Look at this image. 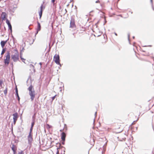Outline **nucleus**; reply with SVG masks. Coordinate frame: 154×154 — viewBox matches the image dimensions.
Masks as SVG:
<instances>
[{"instance_id":"nucleus-17","label":"nucleus","mask_w":154,"mask_h":154,"mask_svg":"<svg viewBox=\"0 0 154 154\" xmlns=\"http://www.w3.org/2000/svg\"><path fill=\"white\" fill-rule=\"evenodd\" d=\"M46 127L47 129H49L50 128H51L52 127L50 125H49L47 124L46 125Z\"/></svg>"},{"instance_id":"nucleus-25","label":"nucleus","mask_w":154,"mask_h":154,"mask_svg":"<svg viewBox=\"0 0 154 154\" xmlns=\"http://www.w3.org/2000/svg\"><path fill=\"white\" fill-rule=\"evenodd\" d=\"M35 124L34 122H33L32 123L31 127H33V126Z\"/></svg>"},{"instance_id":"nucleus-21","label":"nucleus","mask_w":154,"mask_h":154,"mask_svg":"<svg viewBox=\"0 0 154 154\" xmlns=\"http://www.w3.org/2000/svg\"><path fill=\"white\" fill-rule=\"evenodd\" d=\"M20 58L22 60V61L24 63H25V61L26 60V59L23 58L22 57V55H20Z\"/></svg>"},{"instance_id":"nucleus-16","label":"nucleus","mask_w":154,"mask_h":154,"mask_svg":"<svg viewBox=\"0 0 154 154\" xmlns=\"http://www.w3.org/2000/svg\"><path fill=\"white\" fill-rule=\"evenodd\" d=\"M29 40L30 41L28 42H29V44L30 45L32 44L34 42V40L32 38H30Z\"/></svg>"},{"instance_id":"nucleus-8","label":"nucleus","mask_w":154,"mask_h":154,"mask_svg":"<svg viewBox=\"0 0 154 154\" xmlns=\"http://www.w3.org/2000/svg\"><path fill=\"white\" fill-rule=\"evenodd\" d=\"M6 23L8 24L9 29L11 31H12V26L10 22V21L8 19H7L6 20Z\"/></svg>"},{"instance_id":"nucleus-14","label":"nucleus","mask_w":154,"mask_h":154,"mask_svg":"<svg viewBox=\"0 0 154 154\" xmlns=\"http://www.w3.org/2000/svg\"><path fill=\"white\" fill-rule=\"evenodd\" d=\"M42 8H43V5H42L40 7V11L39 12V15L40 16V18H41L42 15Z\"/></svg>"},{"instance_id":"nucleus-1","label":"nucleus","mask_w":154,"mask_h":154,"mask_svg":"<svg viewBox=\"0 0 154 154\" xmlns=\"http://www.w3.org/2000/svg\"><path fill=\"white\" fill-rule=\"evenodd\" d=\"M28 90L29 91V94L31 97V99L32 101L33 100L35 97V91L33 90V86L30 85L28 88Z\"/></svg>"},{"instance_id":"nucleus-31","label":"nucleus","mask_w":154,"mask_h":154,"mask_svg":"<svg viewBox=\"0 0 154 154\" xmlns=\"http://www.w3.org/2000/svg\"><path fill=\"white\" fill-rule=\"evenodd\" d=\"M63 141L62 142V143L64 145V142H65V141H63V140H62Z\"/></svg>"},{"instance_id":"nucleus-6","label":"nucleus","mask_w":154,"mask_h":154,"mask_svg":"<svg viewBox=\"0 0 154 154\" xmlns=\"http://www.w3.org/2000/svg\"><path fill=\"white\" fill-rule=\"evenodd\" d=\"M28 139L29 143H31L33 140L32 133H29L28 136Z\"/></svg>"},{"instance_id":"nucleus-10","label":"nucleus","mask_w":154,"mask_h":154,"mask_svg":"<svg viewBox=\"0 0 154 154\" xmlns=\"http://www.w3.org/2000/svg\"><path fill=\"white\" fill-rule=\"evenodd\" d=\"M66 137V134L64 132H62L61 134V139L62 140L65 141Z\"/></svg>"},{"instance_id":"nucleus-18","label":"nucleus","mask_w":154,"mask_h":154,"mask_svg":"<svg viewBox=\"0 0 154 154\" xmlns=\"http://www.w3.org/2000/svg\"><path fill=\"white\" fill-rule=\"evenodd\" d=\"M6 50V49L5 48H3L2 49L1 54L2 55H3L4 54V53L5 52Z\"/></svg>"},{"instance_id":"nucleus-30","label":"nucleus","mask_w":154,"mask_h":154,"mask_svg":"<svg viewBox=\"0 0 154 154\" xmlns=\"http://www.w3.org/2000/svg\"><path fill=\"white\" fill-rule=\"evenodd\" d=\"M95 2L96 3H100V2L99 0H97V1H96Z\"/></svg>"},{"instance_id":"nucleus-35","label":"nucleus","mask_w":154,"mask_h":154,"mask_svg":"<svg viewBox=\"0 0 154 154\" xmlns=\"http://www.w3.org/2000/svg\"><path fill=\"white\" fill-rule=\"evenodd\" d=\"M152 58L153 59V60L154 61V57H152Z\"/></svg>"},{"instance_id":"nucleus-5","label":"nucleus","mask_w":154,"mask_h":154,"mask_svg":"<svg viewBox=\"0 0 154 154\" xmlns=\"http://www.w3.org/2000/svg\"><path fill=\"white\" fill-rule=\"evenodd\" d=\"M75 27L74 19H72L70 22V27L74 28Z\"/></svg>"},{"instance_id":"nucleus-32","label":"nucleus","mask_w":154,"mask_h":154,"mask_svg":"<svg viewBox=\"0 0 154 154\" xmlns=\"http://www.w3.org/2000/svg\"><path fill=\"white\" fill-rule=\"evenodd\" d=\"M17 97H18V100L19 101V100H20V97H19V96H18Z\"/></svg>"},{"instance_id":"nucleus-19","label":"nucleus","mask_w":154,"mask_h":154,"mask_svg":"<svg viewBox=\"0 0 154 154\" xmlns=\"http://www.w3.org/2000/svg\"><path fill=\"white\" fill-rule=\"evenodd\" d=\"M8 91V88H6L5 89L4 91V93L5 95H7Z\"/></svg>"},{"instance_id":"nucleus-15","label":"nucleus","mask_w":154,"mask_h":154,"mask_svg":"<svg viewBox=\"0 0 154 154\" xmlns=\"http://www.w3.org/2000/svg\"><path fill=\"white\" fill-rule=\"evenodd\" d=\"M4 85L3 84V81L2 79L0 80V87L2 88H3Z\"/></svg>"},{"instance_id":"nucleus-22","label":"nucleus","mask_w":154,"mask_h":154,"mask_svg":"<svg viewBox=\"0 0 154 154\" xmlns=\"http://www.w3.org/2000/svg\"><path fill=\"white\" fill-rule=\"evenodd\" d=\"M32 129H33V127H31V128L30 129V131L29 133H32Z\"/></svg>"},{"instance_id":"nucleus-12","label":"nucleus","mask_w":154,"mask_h":154,"mask_svg":"<svg viewBox=\"0 0 154 154\" xmlns=\"http://www.w3.org/2000/svg\"><path fill=\"white\" fill-rule=\"evenodd\" d=\"M7 41H2L1 42V45L2 48H3L5 45Z\"/></svg>"},{"instance_id":"nucleus-28","label":"nucleus","mask_w":154,"mask_h":154,"mask_svg":"<svg viewBox=\"0 0 154 154\" xmlns=\"http://www.w3.org/2000/svg\"><path fill=\"white\" fill-rule=\"evenodd\" d=\"M136 122V121H134L133 123H132V125H134L135 124Z\"/></svg>"},{"instance_id":"nucleus-29","label":"nucleus","mask_w":154,"mask_h":154,"mask_svg":"<svg viewBox=\"0 0 154 154\" xmlns=\"http://www.w3.org/2000/svg\"><path fill=\"white\" fill-rule=\"evenodd\" d=\"M55 1V0H51V2L53 4H54Z\"/></svg>"},{"instance_id":"nucleus-23","label":"nucleus","mask_w":154,"mask_h":154,"mask_svg":"<svg viewBox=\"0 0 154 154\" xmlns=\"http://www.w3.org/2000/svg\"><path fill=\"white\" fill-rule=\"evenodd\" d=\"M18 154H24L23 151H21L19 152L18 153Z\"/></svg>"},{"instance_id":"nucleus-34","label":"nucleus","mask_w":154,"mask_h":154,"mask_svg":"<svg viewBox=\"0 0 154 154\" xmlns=\"http://www.w3.org/2000/svg\"><path fill=\"white\" fill-rule=\"evenodd\" d=\"M115 35H116V36H117V34L116 33H115Z\"/></svg>"},{"instance_id":"nucleus-33","label":"nucleus","mask_w":154,"mask_h":154,"mask_svg":"<svg viewBox=\"0 0 154 154\" xmlns=\"http://www.w3.org/2000/svg\"><path fill=\"white\" fill-rule=\"evenodd\" d=\"M16 94L17 97H18V96H19V95H18V93H17V94Z\"/></svg>"},{"instance_id":"nucleus-3","label":"nucleus","mask_w":154,"mask_h":154,"mask_svg":"<svg viewBox=\"0 0 154 154\" xmlns=\"http://www.w3.org/2000/svg\"><path fill=\"white\" fill-rule=\"evenodd\" d=\"M14 51H15V54L12 55L11 58L14 62H16L19 60V53L17 49H15Z\"/></svg>"},{"instance_id":"nucleus-13","label":"nucleus","mask_w":154,"mask_h":154,"mask_svg":"<svg viewBox=\"0 0 154 154\" xmlns=\"http://www.w3.org/2000/svg\"><path fill=\"white\" fill-rule=\"evenodd\" d=\"M13 120H17L18 117V114L16 112L13 115Z\"/></svg>"},{"instance_id":"nucleus-24","label":"nucleus","mask_w":154,"mask_h":154,"mask_svg":"<svg viewBox=\"0 0 154 154\" xmlns=\"http://www.w3.org/2000/svg\"><path fill=\"white\" fill-rule=\"evenodd\" d=\"M16 94H17V93H18L17 89V87L16 88Z\"/></svg>"},{"instance_id":"nucleus-4","label":"nucleus","mask_w":154,"mask_h":154,"mask_svg":"<svg viewBox=\"0 0 154 154\" xmlns=\"http://www.w3.org/2000/svg\"><path fill=\"white\" fill-rule=\"evenodd\" d=\"M54 60L55 63L58 64H60V57L58 54H55L54 56Z\"/></svg>"},{"instance_id":"nucleus-26","label":"nucleus","mask_w":154,"mask_h":154,"mask_svg":"<svg viewBox=\"0 0 154 154\" xmlns=\"http://www.w3.org/2000/svg\"><path fill=\"white\" fill-rule=\"evenodd\" d=\"M56 95H55L52 98V100H54V99L56 97Z\"/></svg>"},{"instance_id":"nucleus-20","label":"nucleus","mask_w":154,"mask_h":154,"mask_svg":"<svg viewBox=\"0 0 154 154\" xmlns=\"http://www.w3.org/2000/svg\"><path fill=\"white\" fill-rule=\"evenodd\" d=\"M24 48H23L22 50L20 51V55H22L23 52L24 51Z\"/></svg>"},{"instance_id":"nucleus-7","label":"nucleus","mask_w":154,"mask_h":154,"mask_svg":"<svg viewBox=\"0 0 154 154\" xmlns=\"http://www.w3.org/2000/svg\"><path fill=\"white\" fill-rule=\"evenodd\" d=\"M12 150L14 152L13 154H16V151L17 150V148L16 146L14 144H13L11 146Z\"/></svg>"},{"instance_id":"nucleus-27","label":"nucleus","mask_w":154,"mask_h":154,"mask_svg":"<svg viewBox=\"0 0 154 154\" xmlns=\"http://www.w3.org/2000/svg\"><path fill=\"white\" fill-rule=\"evenodd\" d=\"M17 121V120H14V125L15 124Z\"/></svg>"},{"instance_id":"nucleus-11","label":"nucleus","mask_w":154,"mask_h":154,"mask_svg":"<svg viewBox=\"0 0 154 154\" xmlns=\"http://www.w3.org/2000/svg\"><path fill=\"white\" fill-rule=\"evenodd\" d=\"M37 23H38V26H37V31L36 34H37L38 33V32L40 30L41 28L40 24V23L38 21L37 22Z\"/></svg>"},{"instance_id":"nucleus-2","label":"nucleus","mask_w":154,"mask_h":154,"mask_svg":"<svg viewBox=\"0 0 154 154\" xmlns=\"http://www.w3.org/2000/svg\"><path fill=\"white\" fill-rule=\"evenodd\" d=\"M10 54L9 52L8 51L7 53V54L5 57V58L4 59V63L5 65L6 66H8L10 63Z\"/></svg>"},{"instance_id":"nucleus-9","label":"nucleus","mask_w":154,"mask_h":154,"mask_svg":"<svg viewBox=\"0 0 154 154\" xmlns=\"http://www.w3.org/2000/svg\"><path fill=\"white\" fill-rule=\"evenodd\" d=\"M7 14L5 12H3L2 13L1 17L2 20H5Z\"/></svg>"}]
</instances>
